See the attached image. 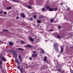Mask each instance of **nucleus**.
<instances>
[{"label": "nucleus", "mask_w": 73, "mask_h": 73, "mask_svg": "<svg viewBox=\"0 0 73 73\" xmlns=\"http://www.w3.org/2000/svg\"><path fill=\"white\" fill-rule=\"evenodd\" d=\"M21 42L22 43H25V42H24V41H21Z\"/></svg>", "instance_id": "4c0bfd02"}, {"label": "nucleus", "mask_w": 73, "mask_h": 73, "mask_svg": "<svg viewBox=\"0 0 73 73\" xmlns=\"http://www.w3.org/2000/svg\"><path fill=\"white\" fill-rule=\"evenodd\" d=\"M36 48H37V49H36V50H39L38 47H37V46H36Z\"/></svg>", "instance_id": "c756f323"}, {"label": "nucleus", "mask_w": 73, "mask_h": 73, "mask_svg": "<svg viewBox=\"0 0 73 73\" xmlns=\"http://www.w3.org/2000/svg\"><path fill=\"white\" fill-rule=\"evenodd\" d=\"M7 12H6V11H4V14H7Z\"/></svg>", "instance_id": "2f4dec72"}, {"label": "nucleus", "mask_w": 73, "mask_h": 73, "mask_svg": "<svg viewBox=\"0 0 73 73\" xmlns=\"http://www.w3.org/2000/svg\"><path fill=\"white\" fill-rule=\"evenodd\" d=\"M17 54L16 53V54Z\"/></svg>", "instance_id": "5fc2aeb1"}, {"label": "nucleus", "mask_w": 73, "mask_h": 73, "mask_svg": "<svg viewBox=\"0 0 73 73\" xmlns=\"http://www.w3.org/2000/svg\"><path fill=\"white\" fill-rule=\"evenodd\" d=\"M1 59L3 60V61H5V60H6V59L5 57L3 56H1Z\"/></svg>", "instance_id": "423d86ee"}, {"label": "nucleus", "mask_w": 73, "mask_h": 73, "mask_svg": "<svg viewBox=\"0 0 73 73\" xmlns=\"http://www.w3.org/2000/svg\"><path fill=\"white\" fill-rule=\"evenodd\" d=\"M0 68H1V67H2V65H1V64H0Z\"/></svg>", "instance_id": "ea45409f"}, {"label": "nucleus", "mask_w": 73, "mask_h": 73, "mask_svg": "<svg viewBox=\"0 0 73 73\" xmlns=\"http://www.w3.org/2000/svg\"><path fill=\"white\" fill-rule=\"evenodd\" d=\"M42 54H44L45 53V51L44 50H42Z\"/></svg>", "instance_id": "5701e85b"}, {"label": "nucleus", "mask_w": 73, "mask_h": 73, "mask_svg": "<svg viewBox=\"0 0 73 73\" xmlns=\"http://www.w3.org/2000/svg\"><path fill=\"white\" fill-rule=\"evenodd\" d=\"M27 7L29 8V9H32V7L31 6H27Z\"/></svg>", "instance_id": "6ab92c4d"}, {"label": "nucleus", "mask_w": 73, "mask_h": 73, "mask_svg": "<svg viewBox=\"0 0 73 73\" xmlns=\"http://www.w3.org/2000/svg\"><path fill=\"white\" fill-rule=\"evenodd\" d=\"M63 3H61L60 4V5H62Z\"/></svg>", "instance_id": "a18cd8bd"}, {"label": "nucleus", "mask_w": 73, "mask_h": 73, "mask_svg": "<svg viewBox=\"0 0 73 73\" xmlns=\"http://www.w3.org/2000/svg\"><path fill=\"white\" fill-rule=\"evenodd\" d=\"M46 8L48 9L49 11H54V9L53 8H50V5H46Z\"/></svg>", "instance_id": "f257e3e1"}, {"label": "nucleus", "mask_w": 73, "mask_h": 73, "mask_svg": "<svg viewBox=\"0 0 73 73\" xmlns=\"http://www.w3.org/2000/svg\"><path fill=\"white\" fill-rule=\"evenodd\" d=\"M22 60H21V62H22Z\"/></svg>", "instance_id": "8fccbe9b"}, {"label": "nucleus", "mask_w": 73, "mask_h": 73, "mask_svg": "<svg viewBox=\"0 0 73 73\" xmlns=\"http://www.w3.org/2000/svg\"><path fill=\"white\" fill-rule=\"evenodd\" d=\"M17 67L18 69H20V67L19 64H17Z\"/></svg>", "instance_id": "f3484780"}, {"label": "nucleus", "mask_w": 73, "mask_h": 73, "mask_svg": "<svg viewBox=\"0 0 73 73\" xmlns=\"http://www.w3.org/2000/svg\"><path fill=\"white\" fill-rule=\"evenodd\" d=\"M52 41H53L52 40H51V42H52Z\"/></svg>", "instance_id": "09e8293b"}, {"label": "nucleus", "mask_w": 73, "mask_h": 73, "mask_svg": "<svg viewBox=\"0 0 73 73\" xmlns=\"http://www.w3.org/2000/svg\"><path fill=\"white\" fill-rule=\"evenodd\" d=\"M58 57H59V56H60V55H58Z\"/></svg>", "instance_id": "c03bdc74"}, {"label": "nucleus", "mask_w": 73, "mask_h": 73, "mask_svg": "<svg viewBox=\"0 0 73 73\" xmlns=\"http://www.w3.org/2000/svg\"><path fill=\"white\" fill-rule=\"evenodd\" d=\"M65 18H66V20H68V21H70V22H72V23H73V19H72V18H68L67 17H66Z\"/></svg>", "instance_id": "20e7f679"}, {"label": "nucleus", "mask_w": 73, "mask_h": 73, "mask_svg": "<svg viewBox=\"0 0 73 73\" xmlns=\"http://www.w3.org/2000/svg\"><path fill=\"white\" fill-rule=\"evenodd\" d=\"M15 60L17 63H18V64L19 63V59L16 58L15 59Z\"/></svg>", "instance_id": "1a4fd4ad"}, {"label": "nucleus", "mask_w": 73, "mask_h": 73, "mask_svg": "<svg viewBox=\"0 0 73 73\" xmlns=\"http://www.w3.org/2000/svg\"><path fill=\"white\" fill-rule=\"evenodd\" d=\"M51 22H53L54 21V19H51L50 20Z\"/></svg>", "instance_id": "bb28decb"}, {"label": "nucleus", "mask_w": 73, "mask_h": 73, "mask_svg": "<svg viewBox=\"0 0 73 73\" xmlns=\"http://www.w3.org/2000/svg\"><path fill=\"white\" fill-rule=\"evenodd\" d=\"M55 63V64H58V60H56V59H54Z\"/></svg>", "instance_id": "9d476101"}, {"label": "nucleus", "mask_w": 73, "mask_h": 73, "mask_svg": "<svg viewBox=\"0 0 73 73\" xmlns=\"http://www.w3.org/2000/svg\"><path fill=\"white\" fill-rule=\"evenodd\" d=\"M17 49L20 50H23V48H18Z\"/></svg>", "instance_id": "cd10ccee"}, {"label": "nucleus", "mask_w": 73, "mask_h": 73, "mask_svg": "<svg viewBox=\"0 0 73 73\" xmlns=\"http://www.w3.org/2000/svg\"><path fill=\"white\" fill-rule=\"evenodd\" d=\"M20 71L21 72H23V68H21L20 69Z\"/></svg>", "instance_id": "412c9836"}, {"label": "nucleus", "mask_w": 73, "mask_h": 73, "mask_svg": "<svg viewBox=\"0 0 73 73\" xmlns=\"http://www.w3.org/2000/svg\"><path fill=\"white\" fill-rule=\"evenodd\" d=\"M53 11H57L58 10L57 8H55L54 9H53Z\"/></svg>", "instance_id": "b1692460"}, {"label": "nucleus", "mask_w": 73, "mask_h": 73, "mask_svg": "<svg viewBox=\"0 0 73 73\" xmlns=\"http://www.w3.org/2000/svg\"><path fill=\"white\" fill-rule=\"evenodd\" d=\"M71 73H73V72H71Z\"/></svg>", "instance_id": "864d4df0"}, {"label": "nucleus", "mask_w": 73, "mask_h": 73, "mask_svg": "<svg viewBox=\"0 0 73 73\" xmlns=\"http://www.w3.org/2000/svg\"><path fill=\"white\" fill-rule=\"evenodd\" d=\"M13 1H15L16 0H13Z\"/></svg>", "instance_id": "3c124183"}, {"label": "nucleus", "mask_w": 73, "mask_h": 73, "mask_svg": "<svg viewBox=\"0 0 73 73\" xmlns=\"http://www.w3.org/2000/svg\"><path fill=\"white\" fill-rule=\"evenodd\" d=\"M62 65H63V63H60L59 64V68H60V67H62Z\"/></svg>", "instance_id": "ddd939ff"}, {"label": "nucleus", "mask_w": 73, "mask_h": 73, "mask_svg": "<svg viewBox=\"0 0 73 73\" xmlns=\"http://www.w3.org/2000/svg\"><path fill=\"white\" fill-rule=\"evenodd\" d=\"M29 73H33V72H29Z\"/></svg>", "instance_id": "603ef678"}, {"label": "nucleus", "mask_w": 73, "mask_h": 73, "mask_svg": "<svg viewBox=\"0 0 73 73\" xmlns=\"http://www.w3.org/2000/svg\"><path fill=\"white\" fill-rule=\"evenodd\" d=\"M54 47L55 48L56 51L57 52L59 51V50H58V44L57 43H55L54 44Z\"/></svg>", "instance_id": "f03ea898"}, {"label": "nucleus", "mask_w": 73, "mask_h": 73, "mask_svg": "<svg viewBox=\"0 0 73 73\" xmlns=\"http://www.w3.org/2000/svg\"><path fill=\"white\" fill-rule=\"evenodd\" d=\"M57 37L58 38H61V36H60L59 34H57Z\"/></svg>", "instance_id": "6e6552de"}, {"label": "nucleus", "mask_w": 73, "mask_h": 73, "mask_svg": "<svg viewBox=\"0 0 73 73\" xmlns=\"http://www.w3.org/2000/svg\"><path fill=\"white\" fill-rule=\"evenodd\" d=\"M45 10V8L44 7H43V8H42V11H44Z\"/></svg>", "instance_id": "c85d7f7f"}, {"label": "nucleus", "mask_w": 73, "mask_h": 73, "mask_svg": "<svg viewBox=\"0 0 73 73\" xmlns=\"http://www.w3.org/2000/svg\"><path fill=\"white\" fill-rule=\"evenodd\" d=\"M19 59H21V55L19 54Z\"/></svg>", "instance_id": "393cba45"}, {"label": "nucleus", "mask_w": 73, "mask_h": 73, "mask_svg": "<svg viewBox=\"0 0 73 73\" xmlns=\"http://www.w3.org/2000/svg\"><path fill=\"white\" fill-rule=\"evenodd\" d=\"M34 18H35V19L36 18V15H34Z\"/></svg>", "instance_id": "72a5a7b5"}, {"label": "nucleus", "mask_w": 73, "mask_h": 73, "mask_svg": "<svg viewBox=\"0 0 73 73\" xmlns=\"http://www.w3.org/2000/svg\"><path fill=\"white\" fill-rule=\"evenodd\" d=\"M30 20H31V21H32L33 20V19L32 18H31V19H30Z\"/></svg>", "instance_id": "a19ab883"}, {"label": "nucleus", "mask_w": 73, "mask_h": 73, "mask_svg": "<svg viewBox=\"0 0 73 73\" xmlns=\"http://www.w3.org/2000/svg\"><path fill=\"white\" fill-rule=\"evenodd\" d=\"M29 59H30L31 60L32 59V58L31 57H30V58H29Z\"/></svg>", "instance_id": "473e14b6"}, {"label": "nucleus", "mask_w": 73, "mask_h": 73, "mask_svg": "<svg viewBox=\"0 0 73 73\" xmlns=\"http://www.w3.org/2000/svg\"><path fill=\"white\" fill-rule=\"evenodd\" d=\"M3 11H1L0 12V14H1V13H3Z\"/></svg>", "instance_id": "e433bc0d"}, {"label": "nucleus", "mask_w": 73, "mask_h": 73, "mask_svg": "<svg viewBox=\"0 0 73 73\" xmlns=\"http://www.w3.org/2000/svg\"><path fill=\"white\" fill-rule=\"evenodd\" d=\"M60 47H61V50L60 51V53H62L63 52V50L64 49V47H63V46H60Z\"/></svg>", "instance_id": "39448f33"}, {"label": "nucleus", "mask_w": 73, "mask_h": 73, "mask_svg": "<svg viewBox=\"0 0 73 73\" xmlns=\"http://www.w3.org/2000/svg\"><path fill=\"white\" fill-rule=\"evenodd\" d=\"M0 42L1 43H3V42H2V41H0Z\"/></svg>", "instance_id": "79ce46f5"}, {"label": "nucleus", "mask_w": 73, "mask_h": 73, "mask_svg": "<svg viewBox=\"0 0 73 73\" xmlns=\"http://www.w3.org/2000/svg\"><path fill=\"white\" fill-rule=\"evenodd\" d=\"M21 16L23 17V18H25V16L24 14L23 13H22L21 14Z\"/></svg>", "instance_id": "4468645a"}, {"label": "nucleus", "mask_w": 73, "mask_h": 73, "mask_svg": "<svg viewBox=\"0 0 73 73\" xmlns=\"http://www.w3.org/2000/svg\"><path fill=\"white\" fill-rule=\"evenodd\" d=\"M39 17H40V18H45V17H44V16H43V15H40L39 16Z\"/></svg>", "instance_id": "dca6fc26"}, {"label": "nucleus", "mask_w": 73, "mask_h": 73, "mask_svg": "<svg viewBox=\"0 0 73 73\" xmlns=\"http://www.w3.org/2000/svg\"><path fill=\"white\" fill-rule=\"evenodd\" d=\"M37 22L38 23H41V21L40 20H38V21H37Z\"/></svg>", "instance_id": "aec40b11"}, {"label": "nucleus", "mask_w": 73, "mask_h": 73, "mask_svg": "<svg viewBox=\"0 0 73 73\" xmlns=\"http://www.w3.org/2000/svg\"><path fill=\"white\" fill-rule=\"evenodd\" d=\"M39 25H37V26H39Z\"/></svg>", "instance_id": "49530a36"}, {"label": "nucleus", "mask_w": 73, "mask_h": 73, "mask_svg": "<svg viewBox=\"0 0 73 73\" xmlns=\"http://www.w3.org/2000/svg\"><path fill=\"white\" fill-rule=\"evenodd\" d=\"M1 54H0V59H1Z\"/></svg>", "instance_id": "58836bf2"}, {"label": "nucleus", "mask_w": 73, "mask_h": 73, "mask_svg": "<svg viewBox=\"0 0 73 73\" xmlns=\"http://www.w3.org/2000/svg\"><path fill=\"white\" fill-rule=\"evenodd\" d=\"M47 59V56H45L44 58V61H46Z\"/></svg>", "instance_id": "4be33fe9"}, {"label": "nucleus", "mask_w": 73, "mask_h": 73, "mask_svg": "<svg viewBox=\"0 0 73 73\" xmlns=\"http://www.w3.org/2000/svg\"><path fill=\"white\" fill-rule=\"evenodd\" d=\"M16 18L17 19H19V17H17Z\"/></svg>", "instance_id": "37998d69"}, {"label": "nucleus", "mask_w": 73, "mask_h": 73, "mask_svg": "<svg viewBox=\"0 0 73 73\" xmlns=\"http://www.w3.org/2000/svg\"><path fill=\"white\" fill-rule=\"evenodd\" d=\"M8 31V30H5V29H3V31Z\"/></svg>", "instance_id": "a878e982"}, {"label": "nucleus", "mask_w": 73, "mask_h": 73, "mask_svg": "<svg viewBox=\"0 0 73 73\" xmlns=\"http://www.w3.org/2000/svg\"><path fill=\"white\" fill-rule=\"evenodd\" d=\"M52 31V30H50V31Z\"/></svg>", "instance_id": "de8ad7c7"}, {"label": "nucleus", "mask_w": 73, "mask_h": 73, "mask_svg": "<svg viewBox=\"0 0 73 73\" xmlns=\"http://www.w3.org/2000/svg\"><path fill=\"white\" fill-rule=\"evenodd\" d=\"M37 56V54L36 53V51H33V54H32V57L34 58V57H36Z\"/></svg>", "instance_id": "7ed1b4c3"}, {"label": "nucleus", "mask_w": 73, "mask_h": 73, "mask_svg": "<svg viewBox=\"0 0 73 73\" xmlns=\"http://www.w3.org/2000/svg\"><path fill=\"white\" fill-rule=\"evenodd\" d=\"M58 29H61L62 27L60 26H59L58 27Z\"/></svg>", "instance_id": "7c9ffc66"}, {"label": "nucleus", "mask_w": 73, "mask_h": 73, "mask_svg": "<svg viewBox=\"0 0 73 73\" xmlns=\"http://www.w3.org/2000/svg\"><path fill=\"white\" fill-rule=\"evenodd\" d=\"M30 40H31V41H32L33 42L34 40L33 38L31 37H30Z\"/></svg>", "instance_id": "2eb2a0df"}, {"label": "nucleus", "mask_w": 73, "mask_h": 73, "mask_svg": "<svg viewBox=\"0 0 73 73\" xmlns=\"http://www.w3.org/2000/svg\"><path fill=\"white\" fill-rule=\"evenodd\" d=\"M26 46L29 48H31L32 47V46H31V45H30V44H27V45H26Z\"/></svg>", "instance_id": "f8f14e48"}, {"label": "nucleus", "mask_w": 73, "mask_h": 73, "mask_svg": "<svg viewBox=\"0 0 73 73\" xmlns=\"http://www.w3.org/2000/svg\"><path fill=\"white\" fill-rule=\"evenodd\" d=\"M9 44L10 45H13L14 44V42H10Z\"/></svg>", "instance_id": "9b49d317"}, {"label": "nucleus", "mask_w": 73, "mask_h": 73, "mask_svg": "<svg viewBox=\"0 0 73 73\" xmlns=\"http://www.w3.org/2000/svg\"><path fill=\"white\" fill-rule=\"evenodd\" d=\"M12 7L11 6H10L9 7H7L6 9H11Z\"/></svg>", "instance_id": "a211bd4d"}, {"label": "nucleus", "mask_w": 73, "mask_h": 73, "mask_svg": "<svg viewBox=\"0 0 73 73\" xmlns=\"http://www.w3.org/2000/svg\"><path fill=\"white\" fill-rule=\"evenodd\" d=\"M2 64V62L1 60H0V64Z\"/></svg>", "instance_id": "f704fd0d"}, {"label": "nucleus", "mask_w": 73, "mask_h": 73, "mask_svg": "<svg viewBox=\"0 0 73 73\" xmlns=\"http://www.w3.org/2000/svg\"><path fill=\"white\" fill-rule=\"evenodd\" d=\"M70 8H68V9H67V10H68V11H70Z\"/></svg>", "instance_id": "c9c22d12"}, {"label": "nucleus", "mask_w": 73, "mask_h": 73, "mask_svg": "<svg viewBox=\"0 0 73 73\" xmlns=\"http://www.w3.org/2000/svg\"><path fill=\"white\" fill-rule=\"evenodd\" d=\"M58 71H60L61 73H65V72H64V71L62 70H61L60 69H59L58 70Z\"/></svg>", "instance_id": "0eeeda50"}]
</instances>
